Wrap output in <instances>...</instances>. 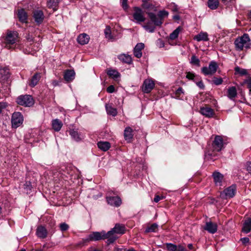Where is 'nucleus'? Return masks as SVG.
Returning <instances> with one entry per match:
<instances>
[{"instance_id": "obj_16", "label": "nucleus", "mask_w": 251, "mask_h": 251, "mask_svg": "<svg viewBox=\"0 0 251 251\" xmlns=\"http://www.w3.org/2000/svg\"><path fill=\"white\" fill-rule=\"evenodd\" d=\"M133 129L129 126L126 127L124 130V138L128 142H131L133 137Z\"/></svg>"}, {"instance_id": "obj_55", "label": "nucleus", "mask_w": 251, "mask_h": 251, "mask_svg": "<svg viewBox=\"0 0 251 251\" xmlns=\"http://www.w3.org/2000/svg\"><path fill=\"white\" fill-rule=\"evenodd\" d=\"M122 6L124 9H126L127 8V0H123L122 2Z\"/></svg>"}, {"instance_id": "obj_41", "label": "nucleus", "mask_w": 251, "mask_h": 251, "mask_svg": "<svg viewBox=\"0 0 251 251\" xmlns=\"http://www.w3.org/2000/svg\"><path fill=\"white\" fill-rule=\"evenodd\" d=\"M104 34L105 37L108 39H113V37L111 35V31L110 29V27L109 26L106 27L104 30Z\"/></svg>"}, {"instance_id": "obj_58", "label": "nucleus", "mask_w": 251, "mask_h": 251, "mask_svg": "<svg viewBox=\"0 0 251 251\" xmlns=\"http://www.w3.org/2000/svg\"><path fill=\"white\" fill-rule=\"evenodd\" d=\"M114 251H126V249L116 247L114 248Z\"/></svg>"}, {"instance_id": "obj_35", "label": "nucleus", "mask_w": 251, "mask_h": 251, "mask_svg": "<svg viewBox=\"0 0 251 251\" xmlns=\"http://www.w3.org/2000/svg\"><path fill=\"white\" fill-rule=\"evenodd\" d=\"M182 30L181 26L177 27L172 33L170 34V39L171 40H175L177 38L179 33Z\"/></svg>"}, {"instance_id": "obj_54", "label": "nucleus", "mask_w": 251, "mask_h": 251, "mask_svg": "<svg viewBox=\"0 0 251 251\" xmlns=\"http://www.w3.org/2000/svg\"><path fill=\"white\" fill-rule=\"evenodd\" d=\"M164 199V197L160 196L159 195H156L154 198V201L155 202H158L160 200Z\"/></svg>"}, {"instance_id": "obj_22", "label": "nucleus", "mask_w": 251, "mask_h": 251, "mask_svg": "<svg viewBox=\"0 0 251 251\" xmlns=\"http://www.w3.org/2000/svg\"><path fill=\"white\" fill-rule=\"evenodd\" d=\"M47 233V229L44 226H40L37 228L36 235L39 238L42 239L46 238Z\"/></svg>"}, {"instance_id": "obj_9", "label": "nucleus", "mask_w": 251, "mask_h": 251, "mask_svg": "<svg viewBox=\"0 0 251 251\" xmlns=\"http://www.w3.org/2000/svg\"><path fill=\"white\" fill-rule=\"evenodd\" d=\"M134 11L133 17L134 20L137 23L144 22L145 18L144 16V13L142 9L138 7H134Z\"/></svg>"}, {"instance_id": "obj_14", "label": "nucleus", "mask_w": 251, "mask_h": 251, "mask_svg": "<svg viewBox=\"0 0 251 251\" xmlns=\"http://www.w3.org/2000/svg\"><path fill=\"white\" fill-rule=\"evenodd\" d=\"M148 15L151 21L155 25L160 26L162 25L163 22L158 14L155 15L153 13L149 12L148 13Z\"/></svg>"}, {"instance_id": "obj_48", "label": "nucleus", "mask_w": 251, "mask_h": 251, "mask_svg": "<svg viewBox=\"0 0 251 251\" xmlns=\"http://www.w3.org/2000/svg\"><path fill=\"white\" fill-rule=\"evenodd\" d=\"M26 40L28 42H32L34 41V38L32 35H30L29 31H28V32L26 33V36H25Z\"/></svg>"}, {"instance_id": "obj_46", "label": "nucleus", "mask_w": 251, "mask_h": 251, "mask_svg": "<svg viewBox=\"0 0 251 251\" xmlns=\"http://www.w3.org/2000/svg\"><path fill=\"white\" fill-rule=\"evenodd\" d=\"M158 15L163 22V18L168 15V12L165 10L160 11L159 12Z\"/></svg>"}, {"instance_id": "obj_45", "label": "nucleus", "mask_w": 251, "mask_h": 251, "mask_svg": "<svg viewBox=\"0 0 251 251\" xmlns=\"http://www.w3.org/2000/svg\"><path fill=\"white\" fill-rule=\"evenodd\" d=\"M59 227L60 230L63 232L67 230L69 228V226L65 223H63L60 224Z\"/></svg>"}, {"instance_id": "obj_62", "label": "nucleus", "mask_w": 251, "mask_h": 251, "mask_svg": "<svg viewBox=\"0 0 251 251\" xmlns=\"http://www.w3.org/2000/svg\"><path fill=\"white\" fill-rule=\"evenodd\" d=\"M126 251H136L135 250H134L133 248H131L128 250L126 249Z\"/></svg>"}, {"instance_id": "obj_25", "label": "nucleus", "mask_w": 251, "mask_h": 251, "mask_svg": "<svg viewBox=\"0 0 251 251\" xmlns=\"http://www.w3.org/2000/svg\"><path fill=\"white\" fill-rule=\"evenodd\" d=\"M251 230V218H248L246 219L243 224L242 231L248 233Z\"/></svg>"}, {"instance_id": "obj_61", "label": "nucleus", "mask_w": 251, "mask_h": 251, "mask_svg": "<svg viewBox=\"0 0 251 251\" xmlns=\"http://www.w3.org/2000/svg\"><path fill=\"white\" fill-rule=\"evenodd\" d=\"M248 87L249 88L250 93L251 94V83L248 84Z\"/></svg>"}, {"instance_id": "obj_20", "label": "nucleus", "mask_w": 251, "mask_h": 251, "mask_svg": "<svg viewBox=\"0 0 251 251\" xmlns=\"http://www.w3.org/2000/svg\"><path fill=\"white\" fill-rule=\"evenodd\" d=\"M226 96L230 100H234L237 96L236 88L235 86L229 87L227 91Z\"/></svg>"}, {"instance_id": "obj_50", "label": "nucleus", "mask_w": 251, "mask_h": 251, "mask_svg": "<svg viewBox=\"0 0 251 251\" xmlns=\"http://www.w3.org/2000/svg\"><path fill=\"white\" fill-rule=\"evenodd\" d=\"M183 89L181 87H179L176 92V98H179L181 94H183Z\"/></svg>"}, {"instance_id": "obj_33", "label": "nucleus", "mask_w": 251, "mask_h": 251, "mask_svg": "<svg viewBox=\"0 0 251 251\" xmlns=\"http://www.w3.org/2000/svg\"><path fill=\"white\" fill-rule=\"evenodd\" d=\"M219 4L218 0H208L207 5L209 8L211 9H216Z\"/></svg>"}, {"instance_id": "obj_37", "label": "nucleus", "mask_w": 251, "mask_h": 251, "mask_svg": "<svg viewBox=\"0 0 251 251\" xmlns=\"http://www.w3.org/2000/svg\"><path fill=\"white\" fill-rule=\"evenodd\" d=\"M107 75L112 78H117L120 76L119 73L114 69H109L107 71Z\"/></svg>"}, {"instance_id": "obj_38", "label": "nucleus", "mask_w": 251, "mask_h": 251, "mask_svg": "<svg viewBox=\"0 0 251 251\" xmlns=\"http://www.w3.org/2000/svg\"><path fill=\"white\" fill-rule=\"evenodd\" d=\"M158 228V225L154 223L152 224L150 226H148L145 230V232H155Z\"/></svg>"}, {"instance_id": "obj_28", "label": "nucleus", "mask_w": 251, "mask_h": 251, "mask_svg": "<svg viewBox=\"0 0 251 251\" xmlns=\"http://www.w3.org/2000/svg\"><path fill=\"white\" fill-rule=\"evenodd\" d=\"M118 59L123 63L128 64H130L132 62V59L131 56L126 54H122L119 55L118 56Z\"/></svg>"}, {"instance_id": "obj_7", "label": "nucleus", "mask_w": 251, "mask_h": 251, "mask_svg": "<svg viewBox=\"0 0 251 251\" xmlns=\"http://www.w3.org/2000/svg\"><path fill=\"white\" fill-rule=\"evenodd\" d=\"M218 68V65L216 62L214 61H211L208 67H203L201 68V72L205 75H213L217 71Z\"/></svg>"}, {"instance_id": "obj_23", "label": "nucleus", "mask_w": 251, "mask_h": 251, "mask_svg": "<svg viewBox=\"0 0 251 251\" xmlns=\"http://www.w3.org/2000/svg\"><path fill=\"white\" fill-rule=\"evenodd\" d=\"M212 176L215 184L217 186H221L224 178L223 175L218 172H214Z\"/></svg>"}, {"instance_id": "obj_5", "label": "nucleus", "mask_w": 251, "mask_h": 251, "mask_svg": "<svg viewBox=\"0 0 251 251\" xmlns=\"http://www.w3.org/2000/svg\"><path fill=\"white\" fill-rule=\"evenodd\" d=\"M19 105L25 107H30L34 103V100L31 96L29 95H21L19 96L16 100Z\"/></svg>"}, {"instance_id": "obj_63", "label": "nucleus", "mask_w": 251, "mask_h": 251, "mask_svg": "<svg viewBox=\"0 0 251 251\" xmlns=\"http://www.w3.org/2000/svg\"><path fill=\"white\" fill-rule=\"evenodd\" d=\"M174 18H175V19H179V16H175V17H174Z\"/></svg>"}, {"instance_id": "obj_13", "label": "nucleus", "mask_w": 251, "mask_h": 251, "mask_svg": "<svg viewBox=\"0 0 251 251\" xmlns=\"http://www.w3.org/2000/svg\"><path fill=\"white\" fill-rule=\"evenodd\" d=\"M106 201L108 203L112 206L118 207L122 204V200L119 197H107Z\"/></svg>"}, {"instance_id": "obj_44", "label": "nucleus", "mask_w": 251, "mask_h": 251, "mask_svg": "<svg viewBox=\"0 0 251 251\" xmlns=\"http://www.w3.org/2000/svg\"><path fill=\"white\" fill-rule=\"evenodd\" d=\"M235 71L236 72L242 75H246L248 74V72L247 70L244 69H240L239 67H237L235 68Z\"/></svg>"}, {"instance_id": "obj_31", "label": "nucleus", "mask_w": 251, "mask_h": 251, "mask_svg": "<svg viewBox=\"0 0 251 251\" xmlns=\"http://www.w3.org/2000/svg\"><path fill=\"white\" fill-rule=\"evenodd\" d=\"M62 125V122L58 119H55L52 121V127L55 131H59L61 129Z\"/></svg>"}, {"instance_id": "obj_18", "label": "nucleus", "mask_w": 251, "mask_h": 251, "mask_svg": "<svg viewBox=\"0 0 251 251\" xmlns=\"http://www.w3.org/2000/svg\"><path fill=\"white\" fill-rule=\"evenodd\" d=\"M204 229L209 233L214 234L217 231V225L211 222H207Z\"/></svg>"}, {"instance_id": "obj_11", "label": "nucleus", "mask_w": 251, "mask_h": 251, "mask_svg": "<svg viewBox=\"0 0 251 251\" xmlns=\"http://www.w3.org/2000/svg\"><path fill=\"white\" fill-rule=\"evenodd\" d=\"M154 81L151 79H146L143 83L142 91L146 93H150L154 88Z\"/></svg>"}, {"instance_id": "obj_10", "label": "nucleus", "mask_w": 251, "mask_h": 251, "mask_svg": "<svg viewBox=\"0 0 251 251\" xmlns=\"http://www.w3.org/2000/svg\"><path fill=\"white\" fill-rule=\"evenodd\" d=\"M200 112L202 115L207 118H212L215 115L214 110L207 105L201 107L200 108Z\"/></svg>"}, {"instance_id": "obj_60", "label": "nucleus", "mask_w": 251, "mask_h": 251, "mask_svg": "<svg viewBox=\"0 0 251 251\" xmlns=\"http://www.w3.org/2000/svg\"><path fill=\"white\" fill-rule=\"evenodd\" d=\"M232 0H222V1L224 2V3H227L229 2H230Z\"/></svg>"}, {"instance_id": "obj_36", "label": "nucleus", "mask_w": 251, "mask_h": 251, "mask_svg": "<svg viewBox=\"0 0 251 251\" xmlns=\"http://www.w3.org/2000/svg\"><path fill=\"white\" fill-rule=\"evenodd\" d=\"M60 0H49L47 2V5L49 8H52L54 10L56 9Z\"/></svg>"}, {"instance_id": "obj_24", "label": "nucleus", "mask_w": 251, "mask_h": 251, "mask_svg": "<svg viewBox=\"0 0 251 251\" xmlns=\"http://www.w3.org/2000/svg\"><path fill=\"white\" fill-rule=\"evenodd\" d=\"M75 72L74 70H67L64 72V78L67 82L72 81L75 77Z\"/></svg>"}, {"instance_id": "obj_6", "label": "nucleus", "mask_w": 251, "mask_h": 251, "mask_svg": "<svg viewBox=\"0 0 251 251\" xmlns=\"http://www.w3.org/2000/svg\"><path fill=\"white\" fill-rule=\"evenodd\" d=\"M18 33L16 31L8 30L6 33V36L5 38V43L6 47L10 49V46L15 44L18 40Z\"/></svg>"}, {"instance_id": "obj_47", "label": "nucleus", "mask_w": 251, "mask_h": 251, "mask_svg": "<svg viewBox=\"0 0 251 251\" xmlns=\"http://www.w3.org/2000/svg\"><path fill=\"white\" fill-rule=\"evenodd\" d=\"M176 251H188L184 246L182 244H179L176 246Z\"/></svg>"}, {"instance_id": "obj_27", "label": "nucleus", "mask_w": 251, "mask_h": 251, "mask_svg": "<svg viewBox=\"0 0 251 251\" xmlns=\"http://www.w3.org/2000/svg\"><path fill=\"white\" fill-rule=\"evenodd\" d=\"M98 148L103 151H108L111 147L109 142L107 141H100L97 143Z\"/></svg>"}, {"instance_id": "obj_64", "label": "nucleus", "mask_w": 251, "mask_h": 251, "mask_svg": "<svg viewBox=\"0 0 251 251\" xmlns=\"http://www.w3.org/2000/svg\"><path fill=\"white\" fill-rule=\"evenodd\" d=\"M249 16L250 18H251V11L250 12Z\"/></svg>"}, {"instance_id": "obj_4", "label": "nucleus", "mask_w": 251, "mask_h": 251, "mask_svg": "<svg viewBox=\"0 0 251 251\" xmlns=\"http://www.w3.org/2000/svg\"><path fill=\"white\" fill-rule=\"evenodd\" d=\"M109 238L108 232H105L104 231L100 232H93L92 234H89L87 237L84 239L85 242H89L91 241H98L100 240L107 239Z\"/></svg>"}, {"instance_id": "obj_1", "label": "nucleus", "mask_w": 251, "mask_h": 251, "mask_svg": "<svg viewBox=\"0 0 251 251\" xmlns=\"http://www.w3.org/2000/svg\"><path fill=\"white\" fill-rule=\"evenodd\" d=\"M223 139L222 136L217 135L212 142L211 146L205 152V157L207 159L215 160L217 153L223 148Z\"/></svg>"}, {"instance_id": "obj_57", "label": "nucleus", "mask_w": 251, "mask_h": 251, "mask_svg": "<svg viewBox=\"0 0 251 251\" xmlns=\"http://www.w3.org/2000/svg\"><path fill=\"white\" fill-rule=\"evenodd\" d=\"M241 241H242L243 244H246L249 242L250 239L248 237H244L241 239Z\"/></svg>"}, {"instance_id": "obj_32", "label": "nucleus", "mask_w": 251, "mask_h": 251, "mask_svg": "<svg viewBox=\"0 0 251 251\" xmlns=\"http://www.w3.org/2000/svg\"><path fill=\"white\" fill-rule=\"evenodd\" d=\"M105 108L108 114L115 116L117 114V109L113 107L111 104H106Z\"/></svg>"}, {"instance_id": "obj_53", "label": "nucleus", "mask_w": 251, "mask_h": 251, "mask_svg": "<svg viewBox=\"0 0 251 251\" xmlns=\"http://www.w3.org/2000/svg\"><path fill=\"white\" fill-rule=\"evenodd\" d=\"M106 91L109 93H113L115 91V87L113 85H110L107 88Z\"/></svg>"}, {"instance_id": "obj_40", "label": "nucleus", "mask_w": 251, "mask_h": 251, "mask_svg": "<svg viewBox=\"0 0 251 251\" xmlns=\"http://www.w3.org/2000/svg\"><path fill=\"white\" fill-rule=\"evenodd\" d=\"M143 27L150 32H153L155 29V27L152 25L150 22L147 23L143 26Z\"/></svg>"}, {"instance_id": "obj_56", "label": "nucleus", "mask_w": 251, "mask_h": 251, "mask_svg": "<svg viewBox=\"0 0 251 251\" xmlns=\"http://www.w3.org/2000/svg\"><path fill=\"white\" fill-rule=\"evenodd\" d=\"M247 171L249 173H251V162H248L246 164Z\"/></svg>"}, {"instance_id": "obj_26", "label": "nucleus", "mask_w": 251, "mask_h": 251, "mask_svg": "<svg viewBox=\"0 0 251 251\" xmlns=\"http://www.w3.org/2000/svg\"><path fill=\"white\" fill-rule=\"evenodd\" d=\"M41 78V74L39 73H35L31 77L29 82V86L31 87H35Z\"/></svg>"}, {"instance_id": "obj_34", "label": "nucleus", "mask_w": 251, "mask_h": 251, "mask_svg": "<svg viewBox=\"0 0 251 251\" xmlns=\"http://www.w3.org/2000/svg\"><path fill=\"white\" fill-rule=\"evenodd\" d=\"M19 20L23 23H26L27 20V15L23 9L20 10L18 14Z\"/></svg>"}, {"instance_id": "obj_59", "label": "nucleus", "mask_w": 251, "mask_h": 251, "mask_svg": "<svg viewBox=\"0 0 251 251\" xmlns=\"http://www.w3.org/2000/svg\"><path fill=\"white\" fill-rule=\"evenodd\" d=\"M188 248L190 250H193L194 247H193V244H188Z\"/></svg>"}, {"instance_id": "obj_15", "label": "nucleus", "mask_w": 251, "mask_h": 251, "mask_svg": "<svg viewBox=\"0 0 251 251\" xmlns=\"http://www.w3.org/2000/svg\"><path fill=\"white\" fill-rule=\"evenodd\" d=\"M236 191V187L235 185H232L231 186L227 187L224 191L226 198H232L234 196Z\"/></svg>"}, {"instance_id": "obj_2", "label": "nucleus", "mask_w": 251, "mask_h": 251, "mask_svg": "<svg viewBox=\"0 0 251 251\" xmlns=\"http://www.w3.org/2000/svg\"><path fill=\"white\" fill-rule=\"evenodd\" d=\"M126 231V227L124 225L117 223L111 230L108 231L109 236L108 240H107V244L113 243L117 239L118 237L116 234H124Z\"/></svg>"}, {"instance_id": "obj_21", "label": "nucleus", "mask_w": 251, "mask_h": 251, "mask_svg": "<svg viewBox=\"0 0 251 251\" xmlns=\"http://www.w3.org/2000/svg\"><path fill=\"white\" fill-rule=\"evenodd\" d=\"M10 77L9 70L7 68L0 69V81H3L7 80Z\"/></svg>"}, {"instance_id": "obj_30", "label": "nucleus", "mask_w": 251, "mask_h": 251, "mask_svg": "<svg viewBox=\"0 0 251 251\" xmlns=\"http://www.w3.org/2000/svg\"><path fill=\"white\" fill-rule=\"evenodd\" d=\"M69 132L71 137L75 141L78 142L81 140L82 138L81 135L77 130L74 129H70L69 130Z\"/></svg>"}, {"instance_id": "obj_3", "label": "nucleus", "mask_w": 251, "mask_h": 251, "mask_svg": "<svg viewBox=\"0 0 251 251\" xmlns=\"http://www.w3.org/2000/svg\"><path fill=\"white\" fill-rule=\"evenodd\" d=\"M235 49L241 51L251 48V41L248 34L245 33L242 36L236 38L234 41Z\"/></svg>"}, {"instance_id": "obj_12", "label": "nucleus", "mask_w": 251, "mask_h": 251, "mask_svg": "<svg viewBox=\"0 0 251 251\" xmlns=\"http://www.w3.org/2000/svg\"><path fill=\"white\" fill-rule=\"evenodd\" d=\"M33 17L36 24L39 25L43 23L45 16L42 10H37L33 12Z\"/></svg>"}, {"instance_id": "obj_52", "label": "nucleus", "mask_w": 251, "mask_h": 251, "mask_svg": "<svg viewBox=\"0 0 251 251\" xmlns=\"http://www.w3.org/2000/svg\"><path fill=\"white\" fill-rule=\"evenodd\" d=\"M196 83L197 85L201 89H203L204 88V85L201 79L198 82H196Z\"/></svg>"}, {"instance_id": "obj_43", "label": "nucleus", "mask_w": 251, "mask_h": 251, "mask_svg": "<svg viewBox=\"0 0 251 251\" xmlns=\"http://www.w3.org/2000/svg\"><path fill=\"white\" fill-rule=\"evenodd\" d=\"M212 82L216 85H219L222 84L223 80L222 77H214L212 80Z\"/></svg>"}, {"instance_id": "obj_8", "label": "nucleus", "mask_w": 251, "mask_h": 251, "mask_svg": "<svg viewBox=\"0 0 251 251\" xmlns=\"http://www.w3.org/2000/svg\"><path fill=\"white\" fill-rule=\"evenodd\" d=\"M24 117L20 112H14L11 117L12 127L17 128L23 123Z\"/></svg>"}, {"instance_id": "obj_17", "label": "nucleus", "mask_w": 251, "mask_h": 251, "mask_svg": "<svg viewBox=\"0 0 251 251\" xmlns=\"http://www.w3.org/2000/svg\"><path fill=\"white\" fill-rule=\"evenodd\" d=\"M144 44L142 43H138L136 45L133 50L134 55L135 57L138 58H140L142 57V50L144 48Z\"/></svg>"}, {"instance_id": "obj_39", "label": "nucleus", "mask_w": 251, "mask_h": 251, "mask_svg": "<svg viewBox=\"0 0 251 251\" xmlns=\"http://www.w3.org/2000/svg\"><path fill=\"white\" fill-rule=\"evenodd\" d=\"M190 63L198 67L200 66V61L196 55H194L192 56Z\"/></svg>"}, {"instance_id": "obj_19", "label": "nucleus", "mask_w": 251, "mask_h": 251, "mask_svg": "<svg viewBox=\"0 0 251 251\" xmlns=\"http://www.w3.org/2000/svg\"><path fill=\"white\" fill-rule=\"evenodd\" d=\"M89 40V36L86 33L80 34L77 38L78 43L82 45L88 44Z\"/></svg>"}, {"instance_id": "obj_29", "label": "nucleus", "mask_w": 251, "mask_h": 251, "mask_svg": "<svg viewBox=\"0 0 251 251\" xmlns=\"http://www.w3.org/2000/svg\"><path fill=\"white\" fill-rule=\"evenodd\" d=\"M194 39L198 42L201 41H207L209 40L207 33L206 32H201L198 35L195 36Z\"/></svg>"}, {"instance_id": "obj_42", "label": "nucleus", "mask_w": 251, "mask_h": 251, "mask_svg": "<svg viewBox=\"0 0 251 251\" xmlns=\"http://www.w3.org/2000/svg\"><path fill=\"white\" fill-rule=\"evenodd\" d=\"M167 250L169 251H176L177 245L172 243H166L165 244Z\"/></svg>"}, {"instance_id": "obj_49", "label": "nucleus", "mask_w": 251, "mask_h": 251, "mask_svg": "<svg viewBox=\"0 0 251 251\" xmlns=\"http://www.w3.org/2000/svg\"><path fill=\"white\" fill-rule=\"evenodd\" d=\"M7 106V104L6 102H0V114H1L4 109Z\"/></svg>"}, {"instance_id": "obj_51", "label": "nucleus", "mask_w": 251, "mask_h": 251, "mask_svg": "<svg viewBox=\"0 0 251 251\" xmlns=\"http://www.w3.org/2000/svg\"><path fill=\"white\" fill-rule=\"evenodd\" d=\"M195 75L194 74L191 73V72H188L186 74V78H188L189 80H194L195 78Z\"/></svg>"}]
</instances>
